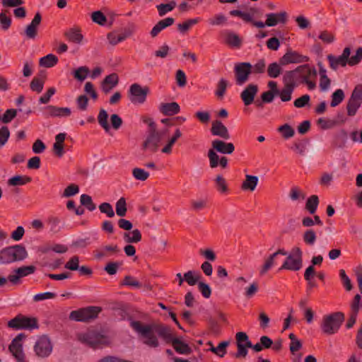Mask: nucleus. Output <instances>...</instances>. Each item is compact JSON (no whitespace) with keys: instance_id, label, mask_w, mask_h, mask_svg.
<instances>
[{"instance_id":"34","label":"nucleus","mask_w":362,"mask_h":362,"mask_svg":"<svg viewBox=\"0 0 362 362\" xmlns=\"http://www.w3.org/2000/svg\"><path fill=\"white\" fill-rule=\"evenodd\" d=\"M230 342L228 341H223L218 344L217 346H214L211 341H209L207 344L209 346V350L219 357H223L226 354V348Z\"/></svg>"},{"instance_id":"7","label":"nucleus","mask_w":362,"mask_h":362,"mask_svg":"<svg viewBox=\"0 0 362 362\" xmlns=\"http://www.w3.org/2000/svg\"><path fill=\"white\" fill-rule=\"evenodd\" d=\"M286 258L279 268V270L287 269L291 271H298L303 267V252L298 247L292 248L291 253L287 254Z\"/></svg>"},{"instance_id":"44","label":"nucleus","mask_w":362,"mask_h":362,"mask_svg":"<svg viewBox=\"0 0 362 362\" xmlns=\"http://www.w3.org/2000/svg\"><path fill=\"white\" fill-rule=\"evenodd\" d=\"M202 278V276L194 271H188L185 273L184 279L185 281L189 285L194 286L199 283V279Z\"/></svg>"},{"instance_id":"29","label":"nucleus","mask_w":362,"mask_h":362,"mask_svg":"<svg viewBox=\"0 0 362 362\" xmlns=\"http://www.w3.org/2000/svg\"><path fill=\"white\" fill-rule=\"evenodd\" d=\"M175 22V19L172 17H168L166 18L159 21L151 30V35L152 37H156L160 31L163 29L172 25Z\"/></svg>"},{"instance_id":"39","label":"nucleus","mask_w":362,"mask_h":362,"mask_svg":"<svg viewBox=\"0 0 362 362\" xmlns=\"http://www.w3.org/2000/svg\"><path fill=\"white\" fill-rule=\"evenodd\" d=\"M182 136V132L180 129H176L173 136L169 139L167 144L162 148L163 153L170 154L172 152V148L178 139Z\"/></svg>"},{"instance_id":"56","label":"nucleus","mask_w":362,"mask_h":362,"mask_svg":"<svg viewBox=\"0 0 362 362\" xmlns=\"http://www.w3.org/2000/svg\"><path fill=\"white\" fill-rule=\"evenodd\" d=\"M132 175L134 177L140 181H145L149 177L148 172L144 170V169L139 168H135L132 170Z\"/></svg>"},{"instance_id":"50","label":"nucleus","mask_w":362,"mask_h":362,"mask_svg":"<svg viewBox=\"0 0 362 362\" xmlns=\"http://www.w3.org/2000/svg\"><path fill=\"white\" fill-rule=\"evenodd\" d=\"M80 202H81V205L86 207V209L90 211H94L96 208V206L93 203L91 197L88 194H81V197H80Z\"/></svg>"},{"instance_id":"40","label":"nucleus","mask_w":362,"mask_h":362,"mask_svg":"<svg viewBox=\"0 0 362 362\" xmlns=\"http://www.w3.org/2000/svg\"><path fill=\"white\" fill-rule=\"evenodd\" d=\"M32 181V178L26 175H16L8 180V185L10 186L24 185Z\"/></svg>"},{"instance_id":"9","label":"nucleus","mask_w":362,"mask_h":362,"mask_svg":"<svg viewBox=\"0 0 362 362\" xmlns=\"http://www.w3.org/2000/svg\"><path fill=\"white\" fill-rule=\"evenodd\" d=\"M362 105V84L356 85L349 98L346 104L347 115L350 117L356 115Z\"/></svg>"},{"instance_id":"6","label":"nucleus","mask_w":362,"mask_h":362,"mask_svg":"<svg viewBox=\"0 0 362 362\" xmlns=\"http://www.w3.org/2000/svg\"><path fill=\"white\" fill-rule=\"evenodd\" d=\"M7 325L9 328L16 330H32L38 328V322L37 318L34 317H28L18 314L14 318L9 320Z\"/></svg>"},{"instance_id":"38","label":"nucleus","mask_w":362,"mask_h":362,"mask_svg":"<svg viewBox=\"0 0 362 362\" xmlns=\"http://www.w3.org/2000/svg\"><path fill=\"white\" fill-rule=\"evenodd\" d=\"M58 58L53 54H49L40 59L39 64L40 66L51 68L58 63Z\"/></svg>"},{"instance_id":"10","label":"nucleus","mask_w":362,"mask_h":362,"mask_svg":"<svg viewBox=\"0 0 362 362\" xmlns=\"http://www.w3.org/2000/svg\"><path fill=\"white\" fill-rule=\"evenodd\" d=\"M149 93V88L142 87L138 83H133L128 90L129 100L134 105H141L146 100L147 95Z\"/></svg>"},{"instance_id":"55","label":"nucleus","mask_w":362,"mask_h":362,"mask_svg":"<svg viewBox=\"0 0 362 362\" xmlns=\"http://www.w3.org/2000/svg\"><path fill=\"white\" fill-rule=\"evenodd\" d=\"M228 86V81L224 78H221L217 83V88L215 92L216 95L218 98H222L225 93Z\"/></svg>"},{"instance_id":"21","label":"nucleus","mask_w":362,"mask_h":362,"mask_svg":"<svg viewBox=\"0 0 362 362\" xmlns=\"http://www.w3.org/2000/svg\"><path fill=\"white\" fill-rule=\"evenodd\" d=\"M224 38V42L230 47L240 48L243 40L240 36L234 32L226 30L221 33Z\"/></svg>"},{"instance_id":"63","label":"nucleus","mask_w":362,"mask_h":362,"mask_svg":"<svg viewBox=\"0 0 362 362\" xmlns=\"http://www.w3.org/2000/svg\"><path fill=\"white\" fill-rule=\"evenodd\" d=\"M122 284L138 288L141 287V284L132 276H126Z\"/></svg>"},{"instance_id":"3","label":"nucleus","mask_w":362,"mask_h":362,"mask_svg":"<svg viewBox=\"0 0 362 362\" xmlns=\"http://www.w3.org/2000/svg\"><path fill=\"white\" fill-rule=\"evenodd\" d=\"M344 320V314L341 312H335L323 316L320 328L323 334L332 335L338 332Z\"/></svg>"},{"instance_id":"61","label":"nucleus","mask_w":362,"mask_h":362,"mask_svg":"<svg viewBox=\"0 0 362 362\" xmlns=\"http://www.w3.org/2000/svg\"><path fill=\"white\" fill-rule=\"evenodd\" d=\"M44 82L38 78H33L30 82V86L33 91H35L37 93L42 92L43 89Z\"/></svg>"},{"instance_id":"57","label":"nucleus","mask_w":362,"mask_h":362,"mask_svg":"<svg viewBox=\"0 0 362 362\" xmlns=\"http://www.w3.org/2000/svg\"><path fill=\"white\" fill-rule=\"evenodd\" d=\"M99 210L102 214H105L107 217L112 218L115 216V211L112 205L107 202H103L99 205Z\"/></svg>"},{"instance_id":"2","label":"nucleus","mask_w":362,"mask_h":362,"mask_svg":"<svg viewBox=\"0 0 362 362\" xmlns=\"http://www.w3.org/2000/svg\"><path fill=\"white\" fill-rule=\"evenodd\" d=\"M316 69L305 64L298 66L294 70L286 71L283 81L295 84V86L298 84H306L309 90H314L316 88Z\"/></svg>"},{"instance_id":"45","label":"nucleus","mask_w":362,"mask_h":362,"mask_svg":"<svg viewBox=\"0 0 362 362\" xmlns=\"http://www.w3.org/2000/svg\"><path fill=\"white\" fill-rule=\"evenodd\" d=\"M47 226L49 228V231L53 234L58 233L62 229L60 219L55 216H51L48 218Z\"/></svg>"},{"instance_id":"8","label":"nucleus","mask_w":362,"mask_h":362,"mask_svg":"<svg viewBox=\"0 0 362 362\" xmlns=\"http://www.w3.org/2000/svg\"><path fill=\"white\" fill-rule=\"evenodd\" d=\"M101 311L102 308L100 307L89 306L71 311L69 315V318L75 321L87 322L96 318Z\"/></svg>"},{"instance_id":"26","label":"nucleus","mask_w":362,"mask_h":362,"mask_svg":"<svg viewBox=\"0 0 362 362\" xmlns=\"http://www.w3.org/2000/svg\"><path fill=\"white\" fill-rule=\"evenodd\" d=\"M119 83V76L116 73L110 74L101 82V89L105 94L109 93Z\"/></svg>"},{"instance_id":"52","label":"nucleus","mask_w":362,"mask_h":362,"mask_svg":"<svg viewBox=\"0 0 362 362\" xmlns=\"http://www.w3.org/2000/svg\"><path fill=\"white\" fill-rule=\"evenodd\" d=\"M252 74H262L266 71V62L264 59H259L254 65H252Z\"/></svg>"},{"instance_id":"41","label":"nucleus","mask_w":362,"mask_h":362,"mask_svg":"<svg viewBox=\"0 0 362 362\" xmlns=\"http://www.w3.org/2000/svg\"><path fill=\"white\" fill-rule=\"evenodd\" d=\"M319 204V198L317 195H311L306 201L305 209L310 214H314Z\"/></svg>"},{"instance_id":"27","label":"nucleus","mask_w":362,"mask_h":362,"mask_svg":"<svg viewBox=\"0 0 362 362\" xmlns=\"http://www.w3.org/2000/svg\"><path fill=\"white\" fill-rule=\"evenodd\" d=\"M211 132L214 136H220L226 140L230 139L227 127L220 120H215L212 122Z\"/></svg>"},{"instance_id":"35","label":"nucleus","mask_w":362,"mask_h":362,"mask_svg":"<svg viewBox=\"0 0 362 362\" xmlns=\"http://www.w3.org/2000/svg\"><path fill=\"white\" fill-rule=\"evenodd\" d=\"M170 343L172 344L175 351L179 354H189L192 351L191 348L187 344L185 343L177 337H175Z\"/></svg>"},{"instance_id":"36","label":"nucleus","mask_w":362,"mask_h":362,"mask_svg":"<svg viewBox=\"0 0 362 362\" xmlns=\"http://www.w3.org/2000/svg\"><path fill=\"white\" fill-rule=\"evenodd\" d=\"M141 233L139 229H134L131 232H125L123 239L127 243H137L141 240Z\"/></svg>"},{"instance_id":"20","label":"nucleus","mask_w":362,"mask_h":362,"mask_svg":"<svg viewBox=\"0 0 362 362\" xmlns=\"http://www.w3.org/2000/svg\"><path fill=\"white\" fill-rule=\"evenodd\" d=\"M279 255L284 256L287 255V252L284 248H280L273 254L270 255L267 258L265 259L264 263L262 266L259 275H264L269 269H271L275 264V259Z\"/></svg>"},{"instance_id":"24","label":"nucleus","mask_w":362,"mask_h":362,"mask_svg":"<svg viewBox=\"0 0 362 362\" xmlns=\"http://www.w3.org/2000/svg\"><path fill=\"white\" fill-rule=\"evenodd\" d=\"M266 16V24L269 27L275 26L278 23L285 24L288 19V14L286 11H281L280 13H267Z\"/></svg>"},{"instance_id":"59","label":"nucleus","mask_w":362,"mask_h":362,"mask_svg":"<svg viewBox=\"0 0 362 362\" xmlns=\"http://www.w3.org/2000/svg\"><path fill=\"white\" fill-rule=\"evenodd\" d=\"M17 110L15 109H8L3 116L0 117V120L5 124L11 122L16 116Z\"/></svg>"},{"instance_id":"33","label":"nucleus","mask_w":362,"mask_h":362,"mask_svg":"<svg viewBox=\"0 0 362 362\" xmlns=\"http://www.w3.org/2000/svg\"><path fill=\"white\" fill-rule=\"evenodd\" d=\"M284 86L281 90H279L277 95L280 97L282 102H288L291 100L292 93L296 86L288 81H284Z\"/></svg>"},{"instance_id":"15","label":"nucleus","mask_w":362,"mask_h":362,"mask_svg":"<svg viewBox=\"0 0 362 362\" xmlns=\"http://www.w3.org/2000/svg\"><path fill=\"white\" fill-rule=\"evenodd\" d=\"M237 352L235 354V358H245L247 355V349L251 346V341L245 332H239L235 334Z\"/></svg>"},{"instance_id":"14","label":"nucleus","mask_w":362,"mask_h":362,"mask_svg":"<svg viewBox=\"0 0 362 362\" xmlns=\"http://www.w3.org/2000/svg\"><path fill=\"white\" fill-rule=\"evenodd\" d=\"M350 54L351 49L346 47L339 56H334L333 54L327 55V59L329 62V67L334 71H337L340 66L345 67L349 64V57Z\"/></svg>"},{"instance_id":"12","label":"nucleus","mask_w":362,"mask_h":362,"mask_svg":"<svg viewBox=\"0 0 362 362\" xmlns=\"http://www.w3.org/2000/svg\"><path fill=\"white\" fill-rule=\"evenodd\" d=\"M252 64L250 62H239L234 66L235 83L238 86L245 84L252 74Z\"/></svg>"},{"instance_id":"18","label":"nucleus","mask_w":362,"mask_h":362,"mask_svg":"<svg viewBox=\"0 0 362 362\" xmlns=\"http://www.w3.org/2000/svg\"><path fill=\"white\" fill-rule=\"evenodd\" d=\"M35 267L33 265L23 266L13 271V274L8 275L7 281H9L13 284H18L20 279L32 274L35 272Z\"/></svg>"},{"instance_id":"49","label":"nucleus","mask_w":362,"mask_h":362,"mask_svg":"<svg viewBox=\"0 0 362 362\" xmlns=\"http://www.w3.org/2000/svg\"><path fill=\"white\" fill-rule=\"evenodd\" d=\"M115 209L117 216L123 217L126 215L127 208L125 198L121 197L117 200L115 205Z\"/></svg>"},{"instance_id":"22","label":"nucleus","mask_w":362,"mask_h":362,"mask_svg":"<svg viewBox=\"0 0 362 362\" xmlns=\"http://www.w3.org/2000/svg\"><path fill=\"white\" fill-rule=\"evenodd\" d=\"M41 21V14L39 12L36 13L31 23L25 29V35L28 39H35L36 37L37 28L40 25Z\"/></svg>"},{"instance_id":"47","label":"nucleus","mask_w":362,"mask_h":362,"mask_svg":"<svg viewBox=\"0 0 362 362\" xmlns=\"http://www.w3.org/2000/svg\"><path fill=\"white\" fill-rule=\"evenodd\" d=\"M303 240L308 245H313L317 240L316 233L313 229H308L303 234Z\"/></svg>"},{"instance_id":"25","label":"nucleus","mask_w":362,"mask_h":362,"mask_svg":"<svg viewBox=\"0 0 362 362\" xmlns=\"http://www.w3.org/2000/svg\"><path fill=\"white\" fill-rule=\"evenodd\" d=\"M211 146V149L222 154H231L235 151V146L233 143H227L219 139L214 140Z\"/></svg>"},{"instance_id":"11","label":"nucleus","mask_w":362,"mask_h":362,"mask_svg":"<svg viewBox=\"0 0 362 362\" xmlns=\"http://www.w3.org/2000/svg\"><path fill=\"white\" fill-rule=\"evenodd\" d=\"M148 126V134L143 144V148L144 149H148L151 152H156L158 150L162 139L157 134L156 125L155 122L150 119Z\"/></svg>"},{"instance_id":"28","label":"nucleus","mask_w":362,"mask_h":362,"mask_svg":"<svg viewBox=\"0 0 362 362\" xmlns=\"http://www.w3.org/2000/svg\"><path fill=\"white\" fill-rule=\"evenodd\" d=\"M46 113L50 117H67L71 114L69 107H59L54 105L46 107Z\"/></svg>"},{"instance_id":"43","label":"nucleus","mask_w":362,"mask_h":362,"mask_svg":"<svg viewBox=\"0 0 362 362\" xmlns=\"http://www.w3.org/2000/svg\"><path fill=\"white\" fill-rule=\"evenodd\" d=\"M107 119L108 114L107 111L104 109H101L98 115V121L99 124L106 132H108L110 129V126L107 122Z\"/></svg>"},{"instance_id":"32","label":"nucleus","mask_w":362,"mask_h":362,"mask_svg":"<svg viewBox=\"0 0 362 362\" xmlns=\"http://www.w3.org/2000/svg\"><path fill=\"white\" fill-rule=\"evenodd\" d=\"M119 252V249L116 245H105L100 249L95 250V257L98 259H101L103 257H108L112 254L118 253Z\"/></svg>"},{"instance_id":"58","label":"nucleus","mask_w":362,"mask_h":362,"mask_svg":"<svg viewBox=\"0 0 362 362\" xmlns=\"http://www.w3.org/2000/svg\"><path fill=\"white\" fill-rule=\"evenodd\" d=\"M92 21L100 25H104L107 21L106 16L100 11H94L91 14Z\"/></svg>"},{"instance_id":"46","label":"nucleus","mask_w":362,"mask_h":362,"mask_svg":"<svg viewBox=\"0 0 362 362\" xmlns=\"http://www.w3.org/2000/svg\"><path fill=\"white\" fill-rule=\"evenodd\" d=\"M332 100L330 103L331 107H336L339 105L345 98L344 92L342 89H337L331 95Z\"/></svg>"},{"instance_id":"13","label":"nucleus","mask_w":362,"mask_h":362,"mask_svg":"<svg viewBox=\"0 0 362 362\" xmlns=\"http://www.w3.org/2000/svg\"><path fill=\"white\" fill-rule=\"evenodd\" d=\"M52 349L53 346L51 340L46 335L40 337L34 345V351L36 356L40 358L48 357L52 354Z\"/></svg>"},{"instance_id":"51","label":"nucleus","mask_w":362,"mask_h":362,"mask_svg":"<svg viewBox=\"0 0 362 362\" xmlns=\"http://www.w3.org/2000/svg\"><path fill=\"white\" fill-rule=\"evenodd\" d=\"M89 74V69L86 66H80L77 69H76L74 73V77L79 81H83L88 76Z\"/></svg>"},{"instance_id":"4","label":"nucleus","mask_w":362,"mask_h":362,"mask_svg":"<svg viewBox=\"0 0 362 362\" xmlns=\"http://www.w3.org/2000/svg\"><path fill=\"white\" fill-rule=\"evenodd\" d=\"M28 255L25 247L21 245L9 246L0 251V263L9 264L21 261Z\"/></svg>"},{"instance_id":"31","label":"nucleus","mask_w":362,"mask_h":362,"mask_svg":"<svg viewBox=\"0 0 362 362\" xmlns=\"http://www.w3.org/2000/svg\"><path fill=\"white\" fill-rule=\"evenodd\" d=\"M159 110L164 115L173 116L180 111V105L176 102L161 103Z\"/></svg>"},{"instance_id":"16","label":"nucleus","mask_w":362,"mask_h":362,"mask_svg":"<svg viewBox=\"0 0 362 362\" xmlns=\"http://www.w3.org/2000/svg\"><path fill=\"white\" fill-rule=\"evenodd\" d=\"M25 338V335L24 334H18L9 345V350L18 362H25V355L21 343Z\"/></svg>"},{"instance_id":"30","label":"nucleus","mask_w":362,"mask_h":362,"mask_svg":"<svg viewBox=\"0 0 362 362\" xmlns=\"http://www.w3.org/2000/svg\"><path fill=\"white\" fill-rule=\"evenodd\" d=\"M64 35L69 42L76 44L81 43L83 38L81 30L78 27L69 28L64 32Z\"/></svg>"},{"instance_id":"42","label":"nucleus","mask_w":362,"mask_h":362,"mask_svg":"<svg viewBox=\"0 0 362 362\" xmlns=\"http://www.w3.org/2000/svg\"><path fill=\"white\" fill-rule=\"evenodd\" d=\"M176 6L177 4L175 1H171L168 4H160L157 5L156 8L158 10L159 16H164L168 12L173 11Z\"/></svg>"},{"instance_id":"54","label":"nucleus","mask_w":362,"mask_h":362,"mask_svg":"<svg viewBox=\"0 0 362 362\" xmlns=\"http://www.w3.org/2000/svg\"><path fill=\"white\" fill-rule=\"evenodd\" d=\"M214 182L216 184V187L218 192L221 193H226L228 191L226 181L222 175H218L216 177Z\"/></svg>"},{"instance_id":"37","label":"nucleus","mask_w":362,"mask_h":362,"mask_svg":"<svg viewBox=\"0 0 362 362\" xmlns=\"http://www.w3.org/2000/svg\"><path fill=\"white\" fill-rule=\"evenodd\" d=\"M258 183V177L255 175H246L245 180L243 182L241 188L243 190L254 191Z\"/></svg>"},{"instance_id":"19","label":"nucleus","mask_w":362,"mask_h":362,"mask_svg":"<svg viewBox=\"0 0 362 362\" xmlns=\"http://www.w3.org/2000/svg\"><path fill=\"white\" fill-rule=\"evenodd\" d=\"M258 92L257 85L249 84L240 93V98L245 106L251 105L254 102L255 97Z\"/></svg>"},{"instance_id":"53","label":"nucleus","mask_w":362,"mask_h":362,"mask_svg":"<svg viewBox=\"0 0 362 362\" xmlns=\"http://www.w3.org/2000/svg\"><path fill=\"white\" fill-rule=\"evenodd\" d=\"M278 131L286 139L293 137L295 134L294 129L288 124H284L280 126L278 128Z\"/></svg>"},{"instance_id":"1","label":"nucleus","mask_w":362,"mask_h":362,"mask_svg":"<svg viewBox=\"0 0 362 362\" xmlns=\"http://www.w3.org/2000/svg\"><path fill=\"white\" fill-rule=\"evenodd\" d=\"M130 326L145 339L144 344L150 347L156 348L159 345L155 334L163 338L166 343H170L175 338L171 329L162 324L143 325L140 321H132Z\"/></svg>"},{"instance_id":"5","label":"nucleus","mask_w":362,"mask_h":362,"mask_svg":"<svg viewBox=\"0 0 362 362\" xmlns=\"http://www.w3.org/2000/svg\"><path fill=\"white\" fill-rule=\"evenodd\" d=\"M79 340L93 349L101 348L110 344V338L95 331H89L78 336Z\"/></svg>"},{"instance_id":"62","label":"nucleus","mask_w":362,"mask_h":362,"mask_svg":"<svg viewBox=\"0 0 362 362\" xmlns=\"http://www.w3.org/2000/svg\"><path fill=\"white\" fill-rule=\"evenodd\" d=\"M310 97L309 95H303L301 97L294 100L293 105L296 107L301 108L304 107L307 105H309Z\"/></svg>"},{"instance_id":"17","label":"nucleus","mask_w":362,"mask_h":362,"mask_svg":"<svg viewBox=\"0 0 362 362\" xmlns=\"http://www.w3.org/2000/svg\"><path fill=\"white\" fill-rule=\"evenodd\" d=\"M309 57L302 55L296 51H293L289 49L279 59V63L282 66L289 64H299L303 62H308Z\"/></svg>"},{"instance_id":"64","label":"nucleus","mask_w":362,"mask_h":362,"mask_svg":"<svg viewBox=\"0 0 362 362\" xmlns=\"http://www.w3.org/2000/svg\"><path fill=\"white\" fill-rule=\"evenodd\" d=\"M121 264L118 262H110L104 268V270L110 275H114L117 273Z\"/></svg>"},{"instance_id":"60","label":"nucleus","mask_w":362,"mask_h":362,"mask_svg":"<svg viewBox=\"0 0 362 362\" xmlns=\"http://www.w3.org/2000/svg\"><path fill=\"white\" fill-rule=\"evenodd\" d=\"M362 60V47H358L356 49V54L351 57H349V65L355 66L361 62Z\"/></svg>"},{"instance_id":"48","label":"nucleus","mask_w":362,"mask_h":362,"mask_svg":"<svg viewBox=\"0 0 362 362\" xmlns=\"http://www.w3.org/2000/svg\"><path fill=\"white\" fill-rule=\"evenodd\" d=\"M280 65V63L273 62L268 66L267 72L270 78H277L281 74L282 69Z\"/></svg>"},{"instance_id":"23","label":"nucleus","mask_w":362,"mask_h":362,"mask_svg":"<svg viewBox=\"0 0 362 362\" xmlns=\"http://www.w3.org/2000/svg\"><path fill=\"white\" fill-rule=\"evenodd\" d=\"M208 157L209 165L211 168H217L218 165L222 168H226L228 167V158L226 156L220 157L213 149L209 150Z\"/></svg>"}]
</instances>
